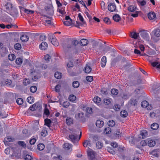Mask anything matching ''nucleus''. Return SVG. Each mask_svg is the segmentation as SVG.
<instances>
[{
	"mask_svg": "<svg viewBox=\"0 0 160 160\" xmlns=\"http://www.w3.org/2000/svg\"><path fill=\"white\" fill-rule=\"evenodd\" d=\"M6 9L9 12H8L13 17L16 16L18 15V13L17 11L16 10H13L12 6V5L10 2L7 3L5 6Z\"/></svg>",
	"mask_w": 160,
	"mask_h": 160,
	"instance_id": "nucleus-1",
	"label": "nucleus"
},
{
	"mask_svg": "<svg viewBox=\"0 0 160 160\" xmlns=\"http://www.w3.org/2000/svg\"><path fill=\"white\" fill-rule=\"evenodd\" d=\"M48 38L49 40L54 46H58L59 44L58 42L54 35L49 33L48 34Z\"/></svg>",
	"mask_w": 160,
	"mask_h": 160,
	"instance_id": "nucleus-2",
	"label": "nucleus"
},
{
	"mask_svg": "<svg viewBox=\"0 0 160 160\" xmlns=\"http://www.w3.org/2000/svg\"><path fill=\"white\" fill-rule=\"evenodd\" d=\"M87 154L89 158L91 160H92L95 158V153L91 149L89 148L87 151Z\"/></svg>",
	"mask_w": 160,
	"mask_h": 160,
	"instance_id": "nucleus-3",
	"label": "nucleus"
},
{
	"mask_svg": "<svg viewBox=\"0 0 160 160\" xmlns=\"http://www.w3.org/2000/svg\"><path fill=\"white\" fill-rule=\"evenodd\" d=\"M141 105L143 108H147L148 110H151L152 108L151 105H149L148 102L146 100L142 101L141 102Z\"/></svg>",
	"mask_w": 160,
	"mask_h": 160,
	"instance_id": "nucleus-4",
	"label": "nucleus"
},
{
	"mask_svg": "<svg viewBox=\"0 0 160 160\" xmlns=\"http://www.w3.org/2000/svg\"><path fill=\"white\" fill-rule=\"evenodd\" d=\"M108 8L109 11L113 12L116 9V7L114 2L110 3L108 6Z\"/></svg>",
	"mask_w": 160,
	"mask_h": 160,
	"instance_id": "nucleus-5",
	"label": "nucleus"
},
{
	"mask_svg": "<svg viewBox=\"0 0 160 160\" xmlns=\"http://www.w3.org/2000/svg\"><path fill=\"white\" fill-rule=\"evenodd\" d=\"M15 139L11 136H8L4 138V142L5 144H8V143L9 142H13Z\"/></svg>",
	"mask_w": 160,
	"mask_h": 160,
	"instance_id": "nucleus-6",
	"label": "nucleus"
},
{
	"mask_svg": "<svg viewBox=\"0 0 160 160\" xmlns=\"http://www.w3.org/2000/svg\"><path fill=\"white\" fill-rule=\"evenodd\" d=\"M140 35L141 37L145 40H148L149 38L148 33L144 31H143L141 32Z\"/></svg>",
	"mask_w": 160,
	"mask_h": 160,
	"instance_id": "nucleus-7",
	"label": "nucleus"
},
{
	"mask_svg": "<svg viewBox=\"0 0 160 160\" xmlns=\"http://www.w3.org/2000/svg\"><path fill=\"white\" fill-rule=\"evenodd\" d=\"M148 136V132L146 130H143L141 131L139 136V138H145Z\"/></svg>",
	"mask_w": 160,
	"mask_h": 160,
	"instance_id": "nucleus-8",
	"label": "nucleus"
},
{
	"mask_svg": "<svg viewBox=\"0 0 160 160\" xmlns=\"http://www.w3.org/2000/svg\"><path fill=\"white\" fill-rule=\"evenodd\" d=\"M148 145L150 147H153L156 144V142L154 140L150 138L147 139Z\"/></svg>",
	"mask_w": 160,
	"mask_h": 160,
	"instance_id": "nucleus-9",
	"label": "nucleus"
},
{
	"mask_svg": "<svg viewBox=\"0 0 160 160\" xmlns=\"http://www.w3.org/2000/svg\"><path fill=\"white\" fill-rule=\"evenodd\" d=\"M39 48L42 50H45L47 49L48 47V45L46 42H42L39 46Z\"/></svg>",
	"mask_w": 160,
	"mask_h": 160,
	"instance_id": "nucleus-10",
	"label": "nucleus"
},
{
	"mask_svg": "<svg viewBox=\"0 0 160 160\" xmlns=\"http://www.w3.org/2000/svg\"><path fill=\"white\" fill-rule=\"evenodd\" d=\"M63 147L65 150H70V151L72 150V145L71 144L68 143H65L63 144Z\"/></svg>",
	"mask_w": 160,
	"mask_h": 160,
	"instance_id": "nucleus-11",
	"label": "nucleus"
},
{
	"mask_svg": "<svg viewBox=\"0 0 160 160\" xmlns=\"http://www.w3.org/2000/svg\"><path fill=\"white\" fill-rule=\"evenodd\" d=\"M130 37L135 39H138L140 38L139 33H136L135 32H131Z\"/></svg>",
	"mask_w": 160,
	"mask_h": 160,
	"instance_id": "nucleus-12",
	"label": "nucleus"
},
{
	"mask_svg": "<svg viewBox=\"0 0 160 160\" xmlns=\"http://www.w3.org/2000/svg\"><path fill=\"white\" fill-rule=\"evenodd\" d=\"M96 125L98 127L102 128L104 125V122L101 120H97L96 122Z\"/></svg>",
	"mask_w": 160,
	"mask_h": 160,
	"instance_id": "nucleus-13",
	"label": "nucleus"
},
{
	"mask_svg": "<svg viewBox=\"0 0 160 160\" xmlns=\"http://www.w3.org/2000/svg\"><path fill=\"white\" fill-rule=\"evenodd\" d=\"M106 62V57L104 56L102 58L101 61V65L102 67L103 68L105 66Z\"/></svg>",
	"mask_w": 160,
	"mask_h": 160,
	"instance_id": "nucleus-14",
	"label": "nucleus"
},
{
	"mask_svg": "<svg viewBox=\"0 0 160 160\" xmlns=\"http://www.w3.org/2000/svg\"><path fill=\"white\" fill-rule=\"evenodd\" d=\"M148 18L150 20H152L156 17V14L154 12H150L148 14Z\"/></svg>",
	"mask_w": 160,
	"mask_h": 160,
	"instance_id": "nucleus-15",
	"label": "nucleus"
},
{
	"mask_svg": "<svg viewBox=\"0 0 160 160\" xmlns=\"http://www.w3.org/2000/svg\"><path fill=\"white\" fill-rule=\"evenodd\" d=\"M88 43V40L85 39H82L80 41V44L82 46H85L87 45Z\"/></svg>",
	"mask_w": 160,
	"mask_h": 160,
	"instance_id": "nucleus-16",
	"label": "nucleus"
},
{
	"mask_svg": "<svg viewBox=\"0 0 160 160\" xmlns=\"http://www.w3.org/2000/svg\"><path fill=\"white\" fill-rule=\"evenodd\" d=\"M92 68L90 66L86 64L84 68V71L87 73H89L92 71Z\"/></svg>",
	"mask_w": 160,
	"mask_h": 160,
	"instance_id": "nucleus-17",
	"label": "nucleus"
},
{
	"mask_svg": "<svg viewBox=\"0 0 160 160\" xmlns=\"http://www.w3.org/2000/svg\"><path fill=\"white\" fill-rule=\"evenodd\" d=\"M78 136L76 134H71L69 135V138L70 140L74 143L76 141H77V139Z\"/></svg>",
	"mask_w": 160,
	"mask_h": 160,
	"instance_id": "nucleus-18",
	"label": "nucleus"
},
{
	"mask_svg": "<svg viewBox=\"0 0 160 160\" xmlns=\"http://www.w3.org/2000/svg\"><path fill=\"white\" fill-rule=\"evenodd\" d=\"M28 37L26 34H22L20 37L21 41L23 42H26L28 40Z\"/></svg>",
	"mask_w": 160,
	"mask_h": 160,
	"instance_id": "nucleus-19",
	"label": "nucleus"
},
{
	"mask_svg": "<svg viewBox=\"0 0 160 160\" xmlns=\"http://www.w3.org/2000/svg\"><path fill=\"white\" fill-rule=\"evenodd\" d=\"M129 103L131 105L135 106L137 104L138 101L135 98H132L129 101Z\"/></svg>",
	"mask_w": 160,
	"mask_h": 160,
	"instance_id": "nucleus-20",
	"label": "nucleus"
},
{
	"mask_svg": "<svg viewBox=\"0 0 160 160\" xmlns=\"http://www.w3.org/2000/svg\"><path fill=\"white\" fill-rule=\"evenodd\" d=\"M152 33L156 37H158L160 36V29H154L152 32Z\"/></svg>",
	"mask_w": 160,
	"mask_h": 160,
	"instance_id": "nucleus-21",
	"label": "nucleus"
},
{
	"mask_svg": "<svg viewBox=\"0 0 160 160\" xmlns=\"http://www.w3.org/2000/svg\"><path fill=\"white\" fill-rule=\"evenodd\" d=\"M113 20L116 22H119L121 19V18L118 14H115L112 17Z\"/></svg>",
	"mask_w": 160,
	"mask_h": 160,
	"instance_id": "nucleus-22",
	"label": "nucleus"
},
{
	"mask_svg": "<svg viewBox=\"0 0 160 160\" xmlns=\"http://www.w3.org/2000/svg\"><path fill=\"white\" fill-rule=\"evenodd\" d=\"M73 119L70 117H67L66 119V123L68 125H70L73 124Z\"/></svg>",
	"mask_w": 160,
	"mask_h": 160,
	"instance_id": "nucleus-23",
	"label": "nucleus"
},
{
	"mask_svg": "<svg viewBox=\"0 0 160 160\" xmlns=\"http://www.w3.org/2000/svg\"><path fill=\"white\" fill-rule=\"evenodd\" d=\"M105 46L103 50L104 54L110 51L111 49V47L110 46L105 45Z\"/></svg>",
	"mask_w": 160,
	"mask_h": 160,
	"instance_id": "nucleus-24",
	"label": "nucleus"
},
{
	"mask_svg": "<svg viewBox=\"0 0 160 160\" xmlns=\"http://www.w3.org/2000/svg\"><path fill=\"white\" fill-rule=\"evenodd\" d=\"M51 123V121L49 119L46 118L44 120V125L48 127H50Z\"/></svg>",
	"mask_w": 160,
	"mask_h": 160,
	"instance_id": "nucleus-25",
	"label": "nucleus"
},
{
	"mask_svg": "<svg viewBox=\"0 0 160 160\" xmlns=\"http://www.w3.org/2000/svg\"><path fill=\"white\" fill-rule=\"evenodd\" d=\"M57 11L62 15L64 14L65 13V7H62V8H58L57 9Z\"/></svg>",
	"mask_w": 160,
	"mask_h": 160,
	"instance_id": "nucleus-26",
	"label": "nucleus"
},
{
	"mask_svg": "<svg viewBox=\"0 0 160 160\" xmlns=\"http://www.w3.org/2000/svg\"><path fill=\"white\" fill-rule=\"evenodd\" d=\"M37 149L40 150L42 151L43 150L45 146L42 143H39L37 145Z\"/></svg>",
	"mask_w": 160,
	"mask_h": 160,
	"instance_id": "nucleus-27",
	"label": "nucleus"
},
{
	"mask_svg": "<svg viewBox=\"0 0 160 160\" xmlns=\"http://www.w3.org/2000/svg\"><path fill=\"white\" fill-rule=\"evenodd\" d=\"M159 128V125L158 123H154L151 125V128L154 130L157 129Z\"/></svg>",
	"mask_w": 160,
	"mask_h": 160,
	"instance_id": "nucleus-28",
	"label": "nucleus"
},
{
	"mask_svg": "<svg viewBox=\"0 0 160 160\" xmlns=\"http://www.w3.org/2000/svg\"><path fill=\"white\" fill-rule=\"evenodd\" d=\"M62 73L59 72H56L54 74V77L57 79H60L62 77Z\"/></svg>",
	"mask_w": 160,
	"mask_h": 160,
	"instance_id": "nucleus-29",
	"label": "nucleus"
},
{
	"mask_svg": "<svg viewBox=\"0 0 160 160\" xmlns=\"http://www.w3.org/2000/svg\"><path fill=\"white\" fill-rule=\"evenodd\" d=\"M78 17L79 18L80 20L82 22V25L84 26L85 25H86V23L84 21L83 18L80 13H78Z\"/></svg>",
	"mask_w": 160,
	"mask_h": 160,
	"instance_id": "nucleus-30",
	"label": "nucleus"
},
{
	"mask_svg": "<svg viewBox=\"0 0 160 160\" xmlns=\"http://www.w3.org/2000/svg\"><path fill=\"white\" fill-rule=\"evenodd\" d=\"M34 98L33 97H28L27 99V101L29 103H32L34 102Z\"/></svg>",
	"mask_w": 160,
	"mask_h": 160,
	"instance_id": "nucleus-31",
	"label": "nucleus"
},
{
	"mask_svg": "<svg viewBox=\"0 0 160 160\" xmlns=\"http://www.w3.org/2000/svg\"><path fill=\"white\" fill-rule=\"evenodd\" d=\"M93 101L95 103L98 104L101 102V98L98 97H95L93 99Z\"/></svg>",
	"mask_w": 160,
	"mask_h": 160,
	"instance_id": "nucleus-32",
	"label": "nucleus"
},
{
	"mask_svg": "<svg viewBox=\"0 0 160 160\" xmlns=\"http://www.w3.org/2000/svg\"><path fill=\"white\" fill-rule=\"evenodd\" d=\"M136 9V7H135L133 5L130 6L128 8V10L131 12H133L135 11Z\"/></svg>",
	"mask_w": 160,
	"mask_h": 160,
	"instance_id": "nucleus-33",
	"label": "nucleus"
},
{
	"mask_svg": "<svg viewBox=\"0 0 160 160\" xmlns=\"http://www.w3.org/2000/svg\"><path fill=\"white\" fill-rule=\"evenodd\" d=\"M107 150L108 152L111 153L112 155H114L115 153V151L113 150V149L111 147H107Z\"/></svg>",
	"mask_w": 160,
	"mask_h": 160,
	"instance_id": "nucleus-34",
	"label": "nucleus"
},
{
	"mask_svg": "<svg viewBox=\"0 0 160 160\" xmlns=\"http://www.w3.org/2000/svg\"><path fill=\"white\" fill-rule=\"evenodd\" d=\"M111 92V94L114 95H117L118 93V90L115 88H112V89Z\"/></svg>",
	"mask_w": 160,
	"mask_h": 160,
	"instance_id": "nucleus-35",
	"label": "nucleus"
},
{
	"mask_svg": "<svg viewBox=\"0 0 160 160\" xmlns=\"http://www.w3.org/2000/svg\"><path fill=\"white\" fill-rule=\"evenodd\" d=\"M104 22L108 25H110L111 23V21L108 18L105 17L103 19Z\"/></svg>",
	"mask_w": 160,
	"mask_h": 160,
	"instance_id": "nucleus-36",
	"label": "nucleus"
},
{
	"mask_svg": "<svg viewBox=\"0 0 160 160\" xmlns=\"http://www.w3.org/2000/svg\"><path fill=\"white\" fill-rule=\"evenodd\" d=\"M76 98L75 96L74 95L72 94L70 95L68 99L70 101L73 102L76 100Z\"/></svg>",
	"mask_w": 160,
	"mask_h": 160,
	"instance_id": "nucleus-37",
	"label": "nucleus"
},
{
	"mask_svg": "<svg viewBox=\"0 0 160 160\" xmlns=\"http://www.w3.org/2000/svg\"><path fill=\"white\" fill-rule=\"evenodd\" d=\"M3 18L5 21L8 22H11L12 21V19L9 16L5 15L3 17Z\"/></svg>",
	"mask_w": 160,
	"mask_h": 160,
	"instance_id": "nucleus-38",
	"label": "nucleus"
},
{
	"mask_svg": "<svg viewBox=\"0 0 160 160\" xmlns=\"http://www.w3.org/2000/svg\"><path fill=\"white\" fill-rule=\"evenodd\" d=\"M120 115L122 117H126L128 116L127 112L125 110L122 111L120 112Z\"/></svg>",
	"mask_w": 160,
	"mask_h": 160,
	"instance_id": "nucleus-39",
	"label": "nucleus"
},
{
	"mask_svg": "<svg viewBox=\"0 0 160 160\" xmlns=\"http://www.w3.org/2000/svg\"><path fill=\"white\" fill-rule=\"evenodd\" d=\"M8 59L10 61L14 60L16 58L15 56L13 54H9L8 55Z\"/></svg>",
	"mask_w": 160,
	"mask_h": 160,
	"instance_id": "nucleus-40",
	"label": "nucleus"
},
{
	"mask_svg": "<svg viewBox=\"0 0 160 160\" xmlns=\"http://www.w3.org/2000/svg\"><path fill=\"white\" fill-rule=\"evenodd\" d=\"M72 85L74 88H78L79 86V82L78 81H74L72 82Z\"/></svg>",
	"mask_w": 160,
	"mask_h": 160,
	"instance_id": "nucleus-41",
	"label": "nucleus"
},
{
	"mask_svg": "<svg viewBox=\"0 0 160 160\" xmlns=\"http://www.w3.org/2000/svg\"><path fill=\"white\" fill-rule=\"evenodd\" d=\"M47 131L45 129H42L41 132V136L43 137H45L47 135Z\"/></svg>",
	"mask_w": 160,
	"mask_h": 160,
	"instance_id": "nucleus-42",
	"label": "nucleus"
},
{
	"mask_svg": "<svg viewBox=\"0 0 160 160\" xmlns=\"http://www.w3.org/2000/svg\"><path fill=\"white\" fill-rule=\"evenodd\" d=\"M8 114L6 113L5 112L2 111L1 112H0V116L2 118H5L7 117Z\"/></svg>",
	"mask_w": 160,
	"mask_h": 160,
	"instance_id": "nucleus-43",
	"label": "nucleus"
},
{
	"mask_svg": "<svg viewBox=\"0 0 160 160\" xmlns=\"http://www.w3.org/2000/svg\"><path fill=\"white\" fill-rule=\"evenodd\" d=\"M15 62L17 64L20 65L22 62V59L20 58H17Z\"/></svg>",
	"mask_w": 160,
	"mask_h": 160,
	"instance_id": "nucleus-44",
	"label": "nucleus"
},
{
	"mask_svg": "<svg viewBox=\"0 0 160 160\" xmlns=\"http://www.w3.org/2000/svg\"><path fill=\"white\" fill-rule=\"evenodd\" d=\"M43 16L44 17H46V18H48L49 19V20H46L45 22L48 24H50L51 23V20H52V18L51 17H49L46 15H44Z\"/></svg>",
	"mask_w": 160,
	"mask_h": 160,
	"instance_id": "nucleus-45",
	"label": "nucleus"
},
{
	"mask_svg": "<svg viewBox=\"0 0 160 160\" xmlns=\"http://www.w3.org/2000/svg\"><path fill=\"white\" fill-rule=\"evenodd\" d=\"M108 126L111 127L114 126L115 125V122L113 120H110L108 122Z\"/></svg>",
	"mask_w": 160,
	"mask_h": 160,
	"instance_id": "nucleus-46",
	"label": "nucleus"
},
{
	"mask_svg": "<svg viewBox=\"0 0 160 160\" xmlns=\"http://www.w3.org/2000/svg\"><path fill=\"white\" fill-rule=\"evenodd\" d=\"M140 144L142 146H145L148 145L147 139L142 140L140 142Z\"/></svg>",
	"mask_w": 160,
	"mask_h": 160,
	"instance_id": "nucleus-47",
	"label": "nucleus"
},
{
	"mask_svg": "<svg viewBox=\"0 0 160 160\" xmlns=\"http://www.w3.org/2000/svg\"><path fill=\"white\" fill-rule=\"evenodd\" d=\"M37 90V87L34 86L31 87L30 88V92L32 93L35 92Z\"/></svg>",
	"mask_w": 160,
	"mask_h": 160,
	"instance_id": "nucleus-48",
	"label": "nucleus"
},
{
	"mask_svg": "<svg viewBox=\"0 0 160 160\" xmlns=\"http://www.w3.org/2000/svg\"><path fill=\"white\" fill-rule=\"evenodd\" d=\"M67 70L68 71V68H72L73 66V64L72 62L69 61L68 62L67 64Z\"/></svg>",
	"mask_w": 160,
	"mask_h": 160,
	"instance_id": "nucleus-49",
	"label": "nucleus"
},
{
	"mask_svg": "<svg viewBox=\"0 0 160 160\" xmlns=\"http://www.w3.org/2000/svg\"><path fill=\"white\" fill-rule=\"evenodd\" d=\"M16 102L18 105H22L23 102V100L21 98H18L16 100Z\"/></svg>",
	"mask_w": 160,
	"mask_h": 160,
	"instance_id": "nucleus-50",
	"label": "nucleus"
},
{
	"mask_svg": "<svg viewBox=\"0 0 160 160\" xmlns=\"http://www.w3.org/2000/svg\"><path fill=\"white\" fill-rule=\"evenodd\" d=\"M104 132L106 134H109L111 132V129L108 127H107L104 129Z\"/></svg>",
	"mask_w": 160,
	"mask_h": 160,
	"instance_id": "nucleus-51",
	"label": "nucleus"
},
{
	"mask_svg": "<svg viewBox=\"0 0 160 160\" xmlns=\"http://www.w3.org/2000/svg\"><path fill=\"white\" fill-rule=\"evenodd\" d=\"M24 159L25 160H32V157L31 155L27 154L25 156Z\"/></svg>",
	"mask_w": 160,
	"mask_h": 160,
	"instance_id": "nucleus-52",
	"label": "nucleus"
},
{
	"mask_svg": "<svg viewBox=\"0 0 160 160\" xmlns=\"http://www.w3.org/2000/svg\"><path fill=\"white\" fill-rule=\"evenodd\" d=\"M30 83V81L29 79L26 78L23 79V83L24 85L27 86Z\"/></svg>",
	"mask_w": 160,
	"mask_h": 160,
	"instance_id": "nucleus-53",
	"label": "nucleus"
},
{
	"mask_svg": "<svg viewBox=\"0 0 160 160\" xmlns=\"http://www.w3.org/2000/svg\"><path fill=\"white\" fill-rule=\"evenodd\" d=\"M22 133H23V136L24 137H26L28 136V130L26 129H24L22 131Z\"/></svg>",
	"mask_w": 160,
	"mask_h": 160,
	"instance_id": "nucleus-54",
	"label": "nucleus"
},
{
	"mask_svg": "<svg viewBox=\"0 0 160 160\" xmlns=\"http://www.w3.org/2000/svg\"><path fill=\"white\" fill-rule=\"evenodd\" d=\"M14 47L15 49L17 50L20 49L21 48V45L19 43L15 44L14 45Z\"/></svg>",
	"mask_w": 160,
	"mask_h": 160,
	"instance_id": "nucleus-55",
	"label": "nucleus"
},
{
	"mask_svg": "<svg viewBox=\"0 0 160 160\" xmlns=\"http://www.w3.org/2000/svg\"><path fill=\"white\" fill-rule=\"evenodd\" d=\"M70 105V103L67 101H65L63 103L62 105L64 108H67Z\"/></svg>",
	"mask_w": 160,
	"mask_h": 160,
	"instance_id": "nucleus-56",
	"label": "nucleus"
},
{
	"mask_svg": "<svg viewBox=\"0 0 160 160\" xmlns=\"http://www.w3.org/2000/svg\"><path fill=\"white\" fill-rule=\"evenodd\" d=\"M86 112L89 114H91L93 113L92 109L90 107L87 108L86 109Z\"/></svg>",
	"mask_w": 160,
	"mask_h": 160,
	"instance_id": "nucleus-57",
	"label": "nucleus"
},
{
	"mask_svg": "<svg viewBox=\"0 0 160 160\" xmlns=\"http://www.w3.org/2000/svg\"><path fill=\"white\" fill-rule=\"evenodd\" d=\"M96 147L98 148L101 149L102 148L103 144L100 142H98L96 144Z\"/></svg>",
	"mask_w": 160,
	"mask_h": 160,
	"instance_id": "nucleus-58",
	"label": "nucleus"
},
{
	"mask_svg": "<svg viewBox=\"0 0 160 160\" xmlns=\"http://www.w3.org/2000/svg\"><path fill=\"white\" fill-rule=\"evenodd\" d=\"M24 12L28 14H32L34 13V11L32 10L25 9L24 10Z\"/></svg>",
	"mask_w": 160,
	"mask_h": 160,
	"instance_id": "nucleus-59",
	"label": "nucleus"
},
{
	"mask_svg": "<svg viewBox=\"0 0 160 160\" xmlns=\"http://www.w3.org/2000/svg\"><path fill=\"white\" fill-rule=\"evenodd\" d=\"M131 66V64L130 62H128L127 63L126 65H125L123 66V68L124 69L128 68L130 67Z\"/></svg>",
	"mask_w": 160,
	"mask_h": 160,
	"instance_id": "nucleus-60",
	"label": "nucleus"
},
{
	"mask_svg": "<svg viewBox=\"0 0 160 160\" xmlns=\"http://www.w3.org/2000/svg\"><path fill=\"white\" fill-rule=\"evenodd\" d=\"M46 38V36L44 34H42L40 35L39 38L40 40L41 41H43V40H45Z\"/></svg>",
	"mask_w": 160,
	"mask_h": 160,
	"instance_id": "nucleus-61",
	"label": "nucleus"
},
{
	"mask_svg": "<svg viewBox=\"0 0 160 160\" xmlns=\"http://www.w3.org/2000/svg\"><path fill=\"white\" fill-rule=\"evenodd\" d=\"M111 102V101L110 99L107 98L104 99V103L105 104L108 105L110 104Z\"/></svg>",
	"mask_w": 160,
	"mask_h": 160,
	"instance_id": "nucleus-62",
	"label": "nucleus"
},
{
	"mask_svg": "<svg viewBox=\"0 0 160 160\" xmlns=\"http://www.w3.org/2000/svg\"><path fill=\"white\" fill-rule=\"evenodd\" d=\"M33 106L36 108L37 110L41 108V106L38 102H36L33 104Z\"/></svg>",
	"mask_w": 160,
	"mask_h": 160,
	"instance_id": "nucleus-63",
	"label": "nucleus"
},
{
	"mask_svg": "<svg viewBox=\"0 0 160 160\" xmlns=\"http://www.w3.org/2000/svg\"><path fill=\"white\" fill-rule=\"evenodd\" d=\"M44 59L46 62H48L51 59V56L49 54H47L44 56Z\"/></svg>",
	"mask_w": 160,
	"mask_h": 160,
	"instance_id": "nucleus-64",
	"label": "nucleus"
}]
</instances>
